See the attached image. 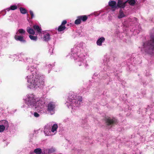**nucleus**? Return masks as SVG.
I'll use <instances>...</instances> for the list:
<instances>
[{
	"label": "nucleus",
	"mask_w": 154,
	"mask_h": 154,
	"mask_svg": "<svg viewBox=\"0 0 154 154\" xmlns=\"http://www.w3.org/2000/svg\"><path fill=\"white\" fill-rule=\"evenodd\" d=\"M34 152L36 154H40L42 152V150L40 148H37L35 149Z\"/></svg>",
	"instance_id": "412c9836"
},
{
	"label": "nucleus",
	"mask_w": 154,
	"mask_h": 154,
	"mask_svg": "<svg viewBox=\"0 0 154 154\" xmlns=\"http://www.w3.org/2000/svg\"><path fill=\"white\" fill-rule=\"evenodd\" d=\"M77 49L75 48L71 50L72 56L75 60L76 64L79 66H83L86 67L88 66L87 61L85 59V56L82 53L79 54L77 52L75 53Z\"/></svg>",
	"instance_id": "7ed1b4c3"
},
{
	"label": "nucleus",
	"mask_w": 154,
	"mask_h": 154,
	"mask_svg": "<svg viewBox=\"0 0 154 154\" xmlns=\"http://www.w3.org/2000/svg\"><path fill=\"white\" fill-rule=\"evenodd\" d=\"M7 11H9L10 10H11V9L10 8V7L9 8H8L5 9Z\"/></svg>",
	"instance_id": "c756f323"
},
{
	"label": "nucleus",
	"mask_w": 154,
	"mask_h": 154,
	"mask_svg": "<svg viewBox=\"0 0 154 154\" xmlns=\"http://www.w3.org/2000/svg\"><path fill=\"white\" fill-rule=\"evenodd\" d=\"M51 131L50 128L48 126H45L44 129V132L46 136L51 135L52 134H51Z\"/></svg>",
	"instance_id": "9d476101"
},
{
	"label": "nucleus",
	"mask_w": 154,
	"mask_h": 154,
	"mask_svg": "<svg viewBox=\"0 0 154 154\" xmlns=\"http://www.w3.org/2000/svg\"><path fill=\"white\" fill-rule=\"evenodd\" d=\"M67 23V21L66 20H63L61 24V25L60 26L58 29V30L59 31H62L64 30L66 27L65 26V25Z\"/></svg>",
	"instance_id": "9b49d317"
},
{
	"label": "nucleus",
	"mask_w": 154,
	"mask_h": 154,
	"mask_svg": "<svg viewBox=\"0 0 154 154\" xmlns=\"http://www.w3.org/2000/svg\"><path fill=\"white\" fill-rule=\"evenodd\" d=\"M10 7L11 10H16L17 8V6L16 5H11Z\"/></svg>",
	"instance_id": "bb28decb"
},
{
	"label": "nucleus",
	"mask_w": 154,
	"mask_h": 154,
	"mask_svg": "<svg viewBox=\"0 0 154 154\" xmlns=\"http://www.w3.org/2000/svg\"><path fill=\"white\" fill-rule=\"evenodd\" d=\"M34 153H31V154H33Z\"/></svg>",
	"instance_id": "2f4dec72"
},
{
	"label": "nucleus",
	"mask_w": 154,
	"mask_h": 154,
	"mask_svg": "<svg viewBox=\"0 0 154 154\" xmlns=\"http://www.w3.org/2000/svg\"><path fill=\"white\" fill-rule=\"evenodd\" d=\"M137 19L135 17L133 18L132 19L129 18L128 20V21L129 22H132L134 23L137 22Z\"/></svg>",
	"instance_id": "b1692460"
},
{
	"label": "nucleus",
	"mask_w": 154,
	"mask_h": 154,
	"mask_svg": "<svg viewBox=\"0 0 154 154\" xmlns=\"http://www.w3.org/2000/svg\"><path fill=\"white\" fill-rule=\"evenodd\" d=\"M53 49H51V51H50V54H52V53H53ZM50 51H51V49L50 50Z\"/></svg>",
	"instance_id": "7c9ffc66"
},
{
	"label": "nucleus",
	"mask_w": 154,
	"mask_h": 154,
	"mask_svg": "<svg viewBox=\"0 0 154 154\" xmlns=\"http://www.w3.org/2000/svg\"><path fill=\"white\" fill-rule=\"evenodd\" d=\"M128 2V3L131 5H134L137 2L136 0H127L126 1L123 2V3H125V6L126 3Z\"/></svg>",
	"instance_id": "2eb2a0df"
},
{
	"label": "nucleus",
	"mask_w": 154,
	"mask_h": 154,
	"mask_svg": "<svg viewBox=\"0 0 154 154\" xmlns=\"http://www.w3.org/2000/svg\"><path fill=\"white\" fill-rule=\"evenodd\" d=\"M5 129L4 126L0 125V132H3Z\"/></svg>",
	"instance_id": "a878e982"
},
{
	"label": "nucleus",
	"mask_w": 154,
	"mask_h": 154,
	"mask_svg": "<svg viewBox=\"0 0 154 154\" xmlns=\"http://www.w3.org/2000/svg\"><path fill=\"white\" fill-rule=\"evenodd\" d=\"M15 39L17 41H19L22 42H25L26 41L24 39L22 35L18 36L17 35H16L14 37Z\"/></svg>",
	"instance_id": "ddd939ff"
},
{
	"label": "nucleus",
	"mask_w": 154,
	"mask_h": 154,
	"mask_svg": "<svg viewBox=\"0 0 154 154\" xmlns=\"http://www.w3.org/2000/svg\"><path fill=\"white\" fill-rule=\"evenodd\" d=\"M82 99L81 97H77L75 96H70L67 99L66 104L68 108H71L72 109H75L80 105V102H82Z\"/></svg>",
	"instance_id": "39448f33"
},
{
	"label": "nucleus",
	"mask_w": 154,
	"mask_h": 154,
	"mask_svg": "<svg viewBox=\"0 0 154 154\" xmlns=\"http://www.w3.org/2000/svg\"><path fill=\"white\" fill-rule=\"evenodd\" d=\"M29 37L31 40L35 41H36L37 39V36H33L31 35H29Z\"/></svg>",
	"instance_id": "5701e85b"
},
{
	"label": "nucleus",
	"mask_w": 154,
	"mask_h": 154,
	"mask_svg": "<svg viewBox=\"0 0 154 154\" xmlns=\"http://www.w3.org/2000/svg\"><path fill=\"white\" fill-rule=\"evenodd\" d=\"M0 125L4 126L6 129L9 127V124L8 122L5 120H2L0 121Z\"/></svg>",
	"instance_id": "f8f14e48"
},
{
	"label": "nucleus",
	"mask_w": 154,
	"mask_h": 154,
	"mask_svg": "<svg viewBox=\"0 0 154 154\" xmlns=\"http://www.w3.org/2000/svg\"><path fill=\"white\" fill-rule=\"evenodd\" d=\"M105 41V38L104 37H102L100 38L97 41V44L98 45L100 46L102 45V44Z\"/></svg>",
	"instance_id": "dca6fc26"
},
{
	"label": "nucleus",
	"mask_w": 154,
	"mask_h": 154,
	"mask_svg": "<svg viewBox=\"0 0 154 154\" xmlns=\"http://www.w3.org/2000/svg\"><path fill=\"white\" fill-rule=\"evenodd\" d=\"M27 32L30 34L34 35L35 33L34 30L30 27H28L27 28Z\"/></svg>",
	"instance_id": "f3484780"
},
{
	"label": "nucleus",
	"mask_w": 154,
	"mask_h": 154,
	"mask_svg": "<svg viewBox=\"0 0 154 154\" xmlns=\"http://www.w3.org/2000/svg\"><path fill=\"white\" fill-rule=\"evenodd\" d=\"M38 72L37 69L33 66H31L28 69L27 72L30 74L26 78L28 88L34 89L44 85V77L40 75Z\"/></svg>",
	"instance_id": "f257e3e1"
},
{
	"label": "nucleus",
	"mask_w": 154,
	"mask_h": 154,
	"mask_svg": "<svg viewBox=\"0 0 154 154\" xmlns=\"http://www.w3.org/2000/svg\"><path fill=\"white\" fill-rule=\"evenodd\" d=\"M58 127V125L57 124H54L52 127V128L51 130V133H53V134H55L57 132V129Z\"/></svg>",
	"instance_id": "4468645a"
},
{
	"label": "nucleus",
	"mask_w": 154,
	"mask_h": 154,
	"mask_svg": "<svg viewBox=\"0 0 154 154\" xmlns=\"http://www.w3.org/2000/svg\"><path fill=\"white\" fill-rule=\"evenodd\" d=\"M116 121L115 118L111 119L110 118H107L106 119V122L107 124L109 125H111L112 124H115Z\"/></svg>",
	"instance_id": "1a4fd4ad"
},
{
	"label": "nucleus",
	"mask_w": 154,
	"mask_h": 154,
	"mask_svg": "<svg viewBox=\"0 0 154 154\" xmlns=\"http://www.w3.org/2000/svg\"><path fill=\"white\" fill-rule=\"evenodd\" d=\"M26 104L29 107H34L36 110L41 111L44 107L45 102L33 94H28L23 98Z\"/></svg>",
	"instance_id": "f03ea898"
},
{
	"label": "nucleus",
	"mask_w": 154,
	"mask_h": 154,
	"mask_svg": "<svg viewBox=\"0 0 154 154\" xmlns=\"http://www.w3.org/2000/svg\"><path fill=\"white\" fill-rule=\"evenodd\" d=\"M141 50L144 54H154V36L151 37L149 41L143 44Z\"/></svg>",
	"instance_id": "20e7f679"
},
{
	"label": "nucleus",
	"mask_w": 154,
	"mask_h": 154,
	"mask_svg": "<svg viewBox=\"0 0 154 154\" xmlns=\"http://www.w3.org/2000/svg\"><path fill=\"white\" fill-rule=\"evenodd\" d=\"M125 16V15L124 14L122 11L121 10H120L119 14L118 16V18H121L124 17Z\"/></svg>",
	"instance_id": "aec40b11"
},
{
	"label": "nucleus",
	"mask_w": 154,
	"mask_h": 154,
	"mask_svg": "<svg viewBox=\"0 0 154 154\" xmlns=\"http://www.w3.org/2000/svg\"><path fill=\"white\" fill-rule=\"evenodd\" d=\"M78 18H79L81 21H85L88 19V17L86 15H82L78 16Z\"/></svg>",
	"instance_id": "6ab92c4d"
},
{
	"label": "nucleus",
	"mask_w": 154,
	"mask_h": 154,
	"mask_svg": "<svg viewBox=\"0 0 154 154\" xmlns=\"http://www.w3.org/2000/svg\"><path fill=\"white\" fill-rule=\"evenodd\" d=\"M110 0L109 2V5L112 8H116L118 7L124 8L125 7V3H123L122 0H118V3L116 4L117 0Z\"/></svg>",
	"instance_id": "0eeeda50"
},
{
	"label": "nucleus",
	"mask_w": 154,
	"mask_h": 154,
	"mask_svg": "<svg viewBox=\"0 0 154 154\" xmlns=\"http://www.w3.org/2000/svg\"><path fill=\"white\" fill-rule=\"evenodd\" d=\"M33 28L39 33V36H41V38H43L44 41H47L50 39V36L49 34L47 32H45L43 33H42V30L38 26L35 25L33 26Z\"/></svg>",
	"instance_id": "423d86ee"
},
{
	"label": "nucleus",
	"mask_w": 154,
	"mask_h": 154,
	"mask_svg": "<svg viewBox=\"0 0 154 154\" xmlns=\"http://www.w3.org/2000/svg\"><path fill=\"white\" fill-rule=\"evenodd\" d=\"M21 13L22 14H25L26 13V10L24 8L21 7L20 8Z\"/></svg>",
	"instance_id": "4be33fe9"
},
{
	"label": "nucleus",
	"mask_w": 154,
	"mask_h": 154,
	"mask_svg": "<svg viewBox=\"0 0 154 154\" xmlns=\"http://www.w3.org/2000/svg\"><path fill=\"white\" fill-rule=\"evenodd\" d=\"M81 21L79 18H78V17H77V19H76L75 22V24H79L80 23Z\"/></svg>",
	"instance_id": "393cba45"
},
{
	"label": "nucleus",
	"mask_w": 154,
	"mask_h": 154,
	"mask_svg": "<svg viewBox=\"0 0 154 154\" xmlns=\"http://www.w3.org/2000/svg\"><path fill=\"white\" fill-rule=\"evenodd\" d=\"M29 12L32 18H33L34 17V15L32 11L30 10L29 11Z\"/></svg>",
	"instance_id": "c85d7f7f"
},
{
	"label": "nucleus",
	"mask_w": 154,
	"mask_h": 154,
	"mask_svg": "<svg viewBox=\"0 0 154 154\" xmlns=\"http://www.w3.org/2000/svg\"><path fill=\"white\" fill-rule=\"evenodd\" d=\"M55 107V105L53 102H51L48 104V110L51 114L54 113Z\"/></svg>",
	"instance_id": "6e6552de"
},
{
	"label": "nucleus",
	"mask_w": 154,
	"mask_h": 154,
	"mask_svg": "<svg viewBox=\"0 0 154 154\" xmlns=\"http://www.w3.org/2000/svg\"><path fill=\"white\" fill-rule=\"evenodd\" d=\"M34 116L35 117H38L39 116V115L36 112H35L34 113Z\"/></svg>",
	"instance_id": "cd10ccee"
},
{
	"label": "nucleus",
	"mask_w": 154,
	"mask_h": 154,
	"mask_svg": "<svg viewBox=\"0 0 154 154\" xmlns=\"http://www.w3.org/2000/svg\"><path fill=\"white\" fill-rule=\"evenodd\" d=\"M25 31L23 29H18L16 32V34H20L22 35L25 34Z\"/></svg>",
	"instance_id": "a211bd4d"
}]
</instances>
